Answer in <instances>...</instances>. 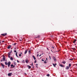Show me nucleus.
I'll return each instance as SVG.
<instances>
[{"instance_id":"nucleus-39","label":"nucleus","mask_w":77,"mask_h":77,"mask_svg":"<svg viewBox=\"0 0 77 77\" xmlns=\"http://www.w3.org/2000/svg\"><path fill=\"white\" fill-rule=\"evenodd\" d=\"M52 48H53V49L54 48L53 47V46L52 47Z\"/></svg>"},{"instance_id":"nucleus-53","label":"nucleus","mask_w":77,"mask_h":77,"mask_svg":"<svg viewBox=\"0 0 77 77\" xmlns=\"http://www.w3.org/2000/svg\"><path fill=\"white\" fill-rule=\"evenodd\" d=\"M46 60H47V58H46Z\"/></svg>"},{"instance_id":"nucleus-37","label":"nucleus","mask_w":77,"mask_h":77,"mask_svg":"<svg viewBox=\"0 0 77 77\" xmlns=\"http://www.w3.org/2000/svg\"><path fill=\"white\" fill-rule=\"evenodd\" d=\"M42 62H44V60L43 59H42Z\"/></svg>"},{"instance_id":"nucleus-18","label":"nucleus","mask_w":77,"mask_h":77,"mask_svg":"<svg viewBox=\"0 0 77 77\" xmlns=\"http://www.w3.org/2000/svg\"><path fill=\"white\" fill-rule=\"evenodd\" d=\"M17 53H18V52H17L16 53V55L17 57H18V55H17Z\"/></svg>"},{"instance_id":"nucleus-45","label":"nucleus","mask_w":77,"mask_h":77,"mask_svg":"<svg viewBox=\"0 0 77 77\" xmlns=\"http://www.w3.org/2000/svg\"><path fill=\"white\" fill-rule=\"evenodd\" d=\"M39 56L40 57V56H41V54H40Z\"/></svg>"},{"instance_id":"nucleus-3","label":"nucleus","mask_w":77,"mask_h":77,"mask_svg":"<svg viewBox=\"0 0 77 77\" xmlns=\"http://www.w3.org/2000/svg\"><path fill=\"white\" fill-rule=\"evenodd\" d=\"M1 66H2L3 68H5V65L3 64H2V63H1Z\"/></svg>"},{"instance_id":"nucleus-38","label":"nucleus","mask_w":77,"mask_h":77,"mask_svg":"<svg viewBox=\"0 0 77 77\" xmlns=\"http://www.w3.org/2000/svg\"><path fill=\"white\" fill-rule=\"evenodd\" d=\"M5 42V41H2V42Z\"/></svg>"},{"instance_id":"nucleus-12","label":"nucleus","mask_w":77,"mask_h":77,"mask_svg":"<svg viewBox=\"0 0 77 77\" xmlns=\"http://www.w3.org/2000/svg\"><path fill=\"white\" fill-rule=\"evenodd\" d=\"M76 41H77V39H75L74 41H73V43H75V42H76Z\"/></svg>"},{"instance_id":"nucleus-32","label":"nucleus","mask_w":77,"mask_h":77,"mask_svg":"<svg viewBox=\"0 0 77 77\" xmlns=\"http://www.w3.org/2000/svg\"><path fill=\"white\" fill-rule=\"evenodd\" d=\"M14 53H16V52H17V51H16V50H14Z\"/></svg>"},{"instance_id":"nucleus-24","label":"nucleus","mask_w":77,"mask_h":77,"mask_svg":"<svg viewBox=\"0 0 77 77\" xmlns=\"http://www.w3.org/2000/svg\"><path fill=\"white\" fill-rule=\"evenodd\" d=\"M8 57L9 58H10V57H11V55H8Z\"/></svg>"},{"instance_id":"nucleus-2","label":"nucleus","mask_w":77,"mask_h":77,"mask_svg":"<svg viewBox=\"0 0 77 77\" xmlns=\"http://www.w3.org/2000/svg\"><path fill=\"white\" fill-rule=\"evenodd\" d=\"M11 63L10 61H9L8 62V67H9V66H10L11 65Z\"/></svg>"},{"instance_id":"nucleus-56","label":"nucleus","mask_w":77,"mask_h":77,"mask_svg":"<svg viewBox=\"0 0 77 77\" xmlns=\"http://www.w3.org/2000/svg\"><path fill=\"white\" fill-rule=\"evenodd\" d=\"M15 50H16V48H15Z\"/></svg>"},{"instance_id":"nucleus-25","label":"nucleus","mask_w":77,"mask_h":77,"mask_svg":"<svg viewBox=\"0 0 77 77\" xmlns=\"http://www.w3.org/2000/svg\"><path fill=\"white\" fill-rule=\"evenodd\" d=\"M14 66V65H13V64H11V67H12V66Z\"/></svg>"},{"instance_id":"nucleus-31","label":"nucleus","mask_w":77,"mask_h":77,"mask_svg":"<svg viewBox=\"0 0 77 77\" xmlns=\"http://www.w3.org/2000/svg\"><path fill=\"white\" fill-rule=\"evenodd\" d=\"M40 37V35H38V37L37 38H39V37Z\"/></svg>"},{"instance_id":"nucleus-23","label":"nucleus","mask_w":77,"mask_h":77,"mask_svg":"<svg viewBox=\"0 0 77 77\" xmlns=\"http://www.w3.org/2000/svg\"><path fill=\"white\" fill-rule=\"evenodd\" d=\"M47 76H48V77H49L50 76V74H48L47 75Z\"/></svg>"},{"instance_id":"nucleus-36","label":"nucleus","mask_w":77,"mask_h":77,"mask_svg":"<svg viewBox=\"0 0 77 77\" xmlns=\"http://www.w3.org/2000/svg\"><path fill=\"white\" fill-rule=\"evenodd\" d=\"M3 60H1V62H3Z\"/></svg>"},{"instance_id":"nucleus-50","label":"nucleus","mask_w":77,"mask_h":77,"mask_svg":"<svg viewBox=\"0 0 77 77\" xmlns=\"http://www.w3.org/2000/svg\"><path fill=\"white\" fill-rule=\"evenodd\" d=\"M1 44V42L0 41V44Z\"/></svg>"},{"instance_id":"nucleus-51","label":"nucleus","mask_w":77,"mask_h":77,"mask_svg":"<svg viewBox=\"0 0 77 77\" xmlns=\"http://www.w3.org/2000/svg\"><path fill=\"white\" fill-rule=\"evenodd\" d=\"M51 51H52L53 52V51H52V50H51Z\"/></svg>"},{"instance_id":"nucleus-15","label":"nucleus","mask_w":77,"mask_h":77,"mask_svg":"<svg viewBox=\"0 0 77 77\" xmlns=\"http://www.w3.org/2000/svg\"><path fill=\"white\" fill-rule=\"evenodd\" d=\"M12 53V52H9L8 53V55H11V53Z\"/></svg>"},{"instance_id":"nucleus-20","label":"nucleus","mask_w":77,"mask_h":77,"mask_svg":"<svg viewBox=\"0 0 77 77\" xmlns=\"http://www.w3.org/2000/svg\"><path fill=\"white\" fill-rule=\"evenodd\" d=\"M26 63H29V61L28 60H26Z\"/></svg>"},{"instance_id":"nucleus-13","label":"nucleus","mask_w":77,"mask_h":77,"mask_svg":"<svg viewBox=\"0 0 77 77\" xmlns=\"http://www.w3.org/2000/svg\"><path fill=\"white\" fill-rule=\"evenodd\" d=\"M32 57L34 60H36V57H35L34 56H32Z\"/></svg>"},{"instance_id":"nucleus-34","label":"nucleus","mask_w":77,"mask_h":77,"mask_svg":"<svg viewBox=\"0 0 77 77\" xmlns=\"http://www.w3.org/2000/svg\"><path fill=\"white\" fill-rule=\"evenodd\" d=\"M14 65H15L16 64V63H15V62H14Z\"/></svg>"},{"instance_id":"nucleus-42","label":"nucleus","mask_w":77,"mask_h":77,"mask_svg":"<svg viewBox=\"0 0 77 77\" xmlns=\"http://www.w3.org/2000/svg\"><path fill=\"white\" fill-rule=\"evenodd\" d=\"M17 61L18 63H19V61L18 60H17Z\"/></svg>"},{"instance_id":"nucleus-16","label":"nucleus","mask_w":77,"mask_h":77,"mask_svg":"<svg viewBox=\"0 0 77 77\" xmlns=\"http://www.w3.org/2000/svg\"><path fill=\"white\" fill-rule=\"evenodd\" d=\"M27 66L29 67L28 68H29V69H30V68H31V66H29V65H28Z\"/></svg>"},{"instance_id":"nucleus-43","label":"nucleus","mask_w":77,"mask_h":77,"mask_svg":"<svg viewBox=\"0 0 77 77\" xmlns=\"http://www.w3.org/2000/svg\"><path fill=\"white\" fill-rule=\"evenodd\" d=\"M44 63H46V61H44Z\"/></svg>"},{"instance_id":"nucleus-47","label":"nucleus","mask_w":77,"mask_h":77,"mask_svg":"<svg viewBox=\"0 0 77 77\" xmlns=\"http://www.w3.org/2000/svg\"><path fill=\"white\" fill-rule=\"evenodd\" d=\"M36 65H37V66H38V64H36Z\"/></svg>"},{"instance_id":"nucleus-17","label":"nucleus","mask_w":77,"mask_h":77,"mask_svg":"<svg viewBox=\"0 0 77 77\" xmlns=\"http://www.w3.org/2000/svg\"><path fill=\"white\" fill-rule=\"evenodd\" d=\"M5 65H8V63H7V62H5Z\"/></svg>"},{"instance_id":"nucleus-10","label":"nucleus","mask_w":77,"mask_h":77,"mask_svg":"<svg viewBox=\"0 0 77 77\" xmlns=\"http://www.w3.org/2000/svg\"><path fill=\"white\" fill-rule=\"evenodd\" d=\"M28 51V50H26L25 52V53H24V54H27V51Z\"/></svg>"},{"instance_id":"nucleus-52","label":"nucleus","mask_w":77,"mask_h":77,"mask_svg":"<svg viewBox=\"0 0 77 77\" xmlns=\"http://www.w3.org/2000/svg\"><path fill=\"white\" fill-rule=\"evenodd\" d=\"M32 68H34V67L33 66Z\"/></svg>"},{"instance_id":"nucleus-46","label":"nucleus","mask_w":77,"mask_h":77,"mask_svg":"<svg viewBox=\"0 0 77 77\" xmlns=\"http://www.w3.org/2000/svg\"><path fill=\"white\" fill-rule=\"evenodd\" d=\"M20 54L21 55V54H22V52H21Z\"/></svg>"},{"instance_id":"nucleus-22","label":"nucleus","mask_w":77,"mask_h":77,"mask_svg":"<svg viewBox=\"0 0 77 77\" xmlns=\"http://www.w3.org/2000/svg\"><path fill=\"white\" fill-rule=\"evenodd\" d=\"M53 66H54V67H56V65H55V64H54L53 63Z\"/></svg>"},{"instance_id":"nucleus-44","label":"nucleus","mask_w":77,"mask_h":77,"mask_svg":"<svg viewBox=\"0 0 77 77\" xmlns=\"http://www.w3.org/2000/svg\"><path fill=\"white\" fill-rule=\"evenodd\" d=\"M47 48V50H49V49H48V48Z\"/></svg>"},{"instance_id":"nucleus-57","label":"nucleus","mask_w":77,"mask_h":77,"mask_svg":"<svg viewBox=\"0 0 77 77\" xmlns=\"http://www.w3.org/2000/svg\"><path fill=\"white\" fill-rule=\"evenodd\" d=\"M20 41H21V40H20Z\"/></svg>"},{"instance_id":"nucleus-9","label":"nucleus","mask_w":77,"mask_h":77,"mask_svg":"<svg viewBox=\"0 0 77 77\" xmlns=\"http://www.w3.org/2000/svg\"><path fill=\"white\" fill-rule=\"evenodd\" d=\"M66 69H69V66H67L66 68Z\"/></svg>"},{"instance_id":"nucleus-49","label":"nucleus","mask_w":77,"mask_h":77,"mask_svg":"<svg viewBox=\"0 0 77 77\" xmlns=\"http://www.w3.org/2000/svg\"><path fill=\"white\" fill-rule=\"evenodd\" d=\"M57 65V64H56V63L55 64V65Z\"/></svg>"},{"instance_id":"nucleus-5","label":"nucleus","mask_w":77,"mask_h":77,"mask_svg":"<svg viewBox=\"0 0 77 77\" xmlns=\"http://www.w3.org/2000/svg\"><path fill=\"white\" fill-rule=\"evenodd\" d=\"M8 76H11L12 75V73H10L8 74Z\"/></svg>"},{"instance_id":"nucleus-54","label":"nucleus","mask_w":77,"mask_h":77,"mask_svg":"<svg viewBox=\"0 0 77 77\" xmlns=\"http://www.w3.org/2000/svg\"><path fill=\"white\" fill-rule=\"evenodd\" d=\"M36 67L37 68H38V66H36Z\"/></svg>"},{"instance_id":"nucleus-14","label":"nucleus","mask_w":77,"mask_h":77,"mask_svg":"<svg viewBox=\"0 0 77 77\" xmlns=\"http://www.w3.org/2000/svg\"><path fill=\"white\" fill-rule=\"evenodd\" d=\"M10 59L11 60H14V58H13L12 57H11Z\"/></svg>"},{"instance_id":"nucleus-33","label":"nucleus","mask_w":77,"mask_h":77,"mask_svg":"<svg viewBox=\"0 0 77 77\" xmlns=\"http://www.w3.org/2000/svg\"><path fill=\"white\" fill-rule=\"evenodd\" d=\"M34 63H36V60H35L34 61Z\"/></svg>"},{"instance_id":"nucleus-41","label":"nucleus","mask_w":77,"mask_h":77,"mask_svg":"<svg viewBox=\"0 0 77 77\" xmlns=\"http://www.w3.org/2000/svg\"><path fill=\"white\" fill-rule=\"evenodd\" d=\"M13 66V68H15V66Z\"/></svg>"},{"instance_id":"nucleus-6","label":"nucleus","mask_w":77,"mask_h":77,"mask_svg":"<svg viewBox=\"0 0 77 77\" xmlns=\"http://www.w3.org/2000/svg\"><path fill=\"white\" fill-rule=\"evenodd\" d=\"M11 48V45H9L7 48L8 49H9Z\"/></svg>"},{"instance_id":"nucleus-35","label":"nucleus","mask_w":77,"mask_h":77,"mask_svg":"<svg viewBox=\"0 0 77 77\" xmlns=\"http://www.w3.org/2000/svg\"><path fill=\"white\" fill-rule=\"evenodd\" d=\"M28 52H29V53H30V50H29L28 51Z\"/></svg>"},{"instance_id":"nucleus-1","label":"nucleus","mask_w":77,"mask_h":77,"mask_svg":"<svg viewBox=\"0 0 77 77\" xmlns=\"http://www.w3.org/2000/svg\"><path fill=\"white\" fill-rule=\"evenodd\" d=\"M1 35H2V36H6V35H7V33L2 34H1Z\"/></svg>"},{"instance_id":"nucleus-21","label":"nucleus","mask_w":77,"mask_h":77,"mask_svg":"<svg viewBox=\"0 0 77 77\" xmlns=\"http://www.w3.org/2000/svg\"><path fill=\"white\" fill-rule=\"evenodd\" d=\"M71 66V64H69V67H70V66Z\"/></svg>"},{"instance_id":"nucleus-48","label":"nucleus","mask_w":77,"mask_h":77,"mask_svg":"<svg viewBox=\"0 0 77 77\" xmlns=\"http://www.w3.org/2000/svg\"><path fill=\"white\" fill-rule=\"evenodd\" d=\"M75 65H76V66H77V64H75Z\"/></svg>"},{"instance_id":"nucleus-29","label":"nucleus","mask_w":77,"mask_h":77,"mask_svg":"<svg viewBox=\"0 0 77 77\" xmlns=\"http://www.w3.org/2000/svg\"><path fill=\"white\" fill-rule=\"evenodd\" d=\"M16 44H17V43H14V44L13 45H16Z\"/></svg>"},{"instance_id":"nucleus-40","label":"nucleus","mask_w":77,"mask_h":77,"mask_svg":"<svg viewBox=\"0 0 77 77\" xmlns=\"http://www.w3.org/2000/svg\"><path fill=\"white\" fill-rule=\"evenodd\" d=\"M37 57H38V56H39V54H37Z\"/></svg>"},{"instance_id":"nucleus-8","label":"nucleus","mask_w":77,"mask_h":77,"mask_svg":"<svg viewBox=\"0 0 77 77\" xmlns=\"http://www.w3.org/2000/svg\"><path fill=\"white\" fill-rule=\"evenodd\" d=\"M53 58L54 59V60L55 62H56V58L55 57H53Z\"/></svg>"},{"instance_id":"nucleus-55","label":"nucleus","mask_w":77,"mask_h":77,"mask_svg":"<svg viewBox=\"0 0 77 77\" xmlns=\"http://www.w3.org/2000/svg\"><path fill=\"white\" fill-rule=\"evenodd\" d=\"M43 54H42V55Z\"/></svg>"},{"instance_id":"nucleus-27","label":"nucleus","mask_w":77,"mask_h":77,"mask_svg":"<svg viewBox=\"0 0 77 77\" xmlns=\"http://www.w3.org/2000/svg\"><path fill=\"white\" fill-rule=\"evenodd\" d=\"M19 56L20 57H21V54H19Z\"/></svg>"},{"instance_id":"nucleus-19","label":"nucleus","mask_w":77,"mask_h":77,"mask_svg":"<svg viewBox=\"0 0 77 77\" xmlns=\"http://www.w3.org/2000/svg\"><path fill=\"white\" fill-rule=\"evenodd\" d=\"M62 63H63V64H65V63H66V62H65V61H64L62 62Z\"/></svg>"},{"instance_id":"nucleus-11","label":"nucleus","mask_w":77,"mask_h":77,"mask_svg":"<svg viewBox=\"0 0 77 77\" xmlns=\"http://www.w3.org/2000/svg\"><path fill=\"white\" fill-rule=\"evenodd\" d=\"M60 66H61V67H63L64 68H65V66H64V65H62V64H60Z\"/></svg>"},{"instance_id":"nucleus-7","label":"nucleus","mask_w":77,"mask_h":77,"mask_svg":"<svg viewBox=\"0 0 77 77\" xmlns=\"http://www.w3.org/2000/svg\"><path fill=\"white\" fill-rule=\"evenodd\" d=\"M71 49H72L73 51H75V50H76V49L75 48H71Z\"/></svg>"},{"instance_id":"nucleus-30","label":"nucleus","mask_w":77,"mask_h":77,"mask_svg":"<svg viewBox=\"0 0 77 77\" xmlns=\"http://www.w3.org/2000/svg\"><path fill=\"white\" fill-rule=\"evenodd\" d=\"M32 66H33V63H32Z\"/></svg>"},{"instance_id":"nucleus-28","label":"nucleus","mask_w":77,"mask_h":77,"mask_svg":"<svg viewBox=\"0 0 77 77\" xmlns=\"http://www.w3.org/2000/svg\"><path fill=\"white\" fill-rule=\"evenodd\" d=\"M49 57L50 59V60H51V57L50 56H49Z\"/></svg>"},{"instance_id":"nucleus-26","label":"nucleus","mask_w":77,"mask_h":77,"mask_svg":"<svg viewBox=\"0 0 77 77\" xmlns=\"http://www.w3.org/2000/svg\"><path fill=\"white\" fill-rule=\"evenodd\" d=\"M73 60V59H69V60Z\"/></svg>"},{"instance_id":"nucleus-4","label":"nucleus","mask_w":77,"mask_h":77,"mask_svg":"<svg viewBox=\"0 0 77 77\" xmlns=\"http://www.w3.org/2000/svg\"><path fill=\"white\" fill-rule=\"evenodd\" d=\"M3 61H5V60H6V58H5V56L3 57Z\"/></svg>"}]
</instances>
